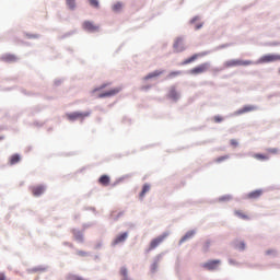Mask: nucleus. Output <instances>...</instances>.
Listing matches in <instances>:
<instances>
[{
    "label": "nucleus",
    "instance_id": "nucleus-1",
    "mask_svg": "<svg viewBox=\"0 0 280 280\" xmlns=\"http://www.w3.org/2000/svg\"><path fill=\"white\" fill-rule=\"evenodd\" d=\"M252 65H255L253 60L230 59L224 61L223 67L230 69L234 67H248Z\"/></svg>",
    "mask_w": 280,
    "mask_h": 280
},
{
    "label": "nucleus",
    "instance_id": "nucleus-2",
    "mask_svg": "<svg viewBox=\"0 0 280 280\" xmlns=\"http://www.w3.org/2000/svg\"><path fill=\"white\" fill-rule=\"evenodd\" d=\"M275 61H280V55L268 54V55L261 56L256 61V65L270 63V62H275Z\"/></svg>",
    "mask_w": 280,
    "mask_h": 280
},
{
    "label": "nucleus",
    "instance_id": "nucleus-3",
    "mask_svg": "<svg viewBox=\"0 0 280 280\" xmlns=\"http://www.w3.org/2000/svg\"><path fill=\"white\" fill-rule=\"evenodd\" d=\"M122 92L121 86L113 88L108 91L102 92L97 95V98H110Z\"/></svg>",
    "mask_w": 280,
    "mask_h": 280
},
{
    "label": "nucleus",
    "instance_id": "nucleus-4",
    "mask_svg": "<svg viewBox=\"0 0 280 280\" xmlns=\"http://www.w3.org/2000/svg\"><path fill=\"white\" fill-rule=\"evenodd\" d=\"M90 113L85 112V113H70V114H66V118L70 121H75V120H84V118L89 117Z\"/></svg>",
    "mask_w": 280,
    "mask_h": 280
},
{
    "label": "nucleus",
    "instance_id": "nucleus-5",
    "mask_svg": "<svg viewBox=\"0 0 280 280\" xmlns=\"http://www.w3.org/2000/svg\"><path fill=\"white\" fill-rule=\"evenodd\" d=\"M210 67H211L210 63H200L199 66H196L195 68H192L189 71V73L192 75L206 73L207 71H209Z\"/></svg>",
    "mask_w": 280,
    "mask_h": 280
},
{
    "label": "nucleus",
    "instance_id": "nucleus-6",
    "mask_svg": "<svg viewBox=\"0 0 280 280\" xmlns=\"http://www.w3.org/2000/svg\"><path fill=\"white\" fill-rule=\"evenodd\" d=\"M166 237H167V235L164 234V235H160L158 237L152 238L151 243L149 245V249L147 252H151V250L155 249L156 247H159L165 241Z\"/></svg>",
    "mask_w": 280,
    "mask_h": 280
},
{
    "label": "nucleus",
    "instance_id": "nucleus-7",
    "mask_svg": "<svg viewBox=\"0 0 280 280\" xmlns=\"http://www.w3.org/2000/svg\"><path fill=\"white\" fill-rule=\"evenodd\" d=\"M82 28L84 31H88L90 33H94V32H97L100 30V26L98 25H95L93 22H90V21H85L83 24H82Z\"/></svg>",
    "mask_w": 280,
    "mask_h": 280
},
{
    "label": "nucleus",
    "instance_id": "nucleus-8",
    "mask_svg": "<svg viewBox=\"0 0 280 280\" xmlns=\"http://www.w3.org/2000/svg\"><path fill=\"white\" fill-rule=\"evenodd\" d=\"M220 260H209L202 265V268L206 270H218V266L220 265Z\"/></svg>",
    "mask_w": 280,
    "mask_h": 280
},
{
    "label": "nucleus",
    "instance_id": "nucleus-9",
    "mask_svg": "<svg viewBox=\"0 0 280 280\" xmlns=\"http://www.w3.org/2000/svg\"><path fill=\"white\" fill-rule=\"evenodd\" d=\"M255 110H257V106H255V105H245L236 112V115H243V114L252 113V112H255Z\"/></svg>",
    "mask_w": 280,
    "mask_h": 280
},
{
    "label": "nucleus",
    "instance_id": "nucleus-10",
    "mask_svg": "<svg viewBox=\"0 0 280 280\" xmlns=\"http://www.w3.org/2000/svg\"><path fill=\"white\" fill-rule=\"evenodd\" d=\"M174 50L176 52H183L185 50V47H184V39L182 37H178L175 39V43H174Z\"/></svg>",
    "mask_w": 280,
    "mask_h": 280
},
{
    "label": "nucleus",
    "instance_id": "nucleus-11",
    "mask_svg": "<svg viewBox=\"0 0 280 280\" xmlns=\"http://www.w3.org/2000/svg\"><path fill=\"white\" fill-rule=\"evenodd\" d=\"M31 191L34 197H40L45 192V187L43 185L33 186Z\"/></svg>",
    "mask_w": 280,
    "mask_h": 280
},
{
    "label": "nucleus",
    "instance_id": "nucleus-12",
    "mask_svg": "<svg viewBox=\"0 0 280 280\" xmlns=\"http://www.w3.org/2000/svg\"><path fill=\"white\" fill-rule=\"evenodd\" d=\"M205 56H207V52H198V54H195V55H192L191 57L187 58V59L184 61V65L192 63V62H195L198 58L205 57Z\"/></svg>",
    "mask_w": 280,
    "mask_h": 280
},
{
    "label": "nucleus",
    "instance_id": "nucleus-13",
    "mask_svg": "<svg viewBox=\"0 0 280 280\" xmlns=\"http://www.w3.org/2000/svg\"><path fill=\"white\" fill-rule=\"evenodd\" d=\"M262 190L261 189H256L247 194V198L252 200L259 199L261 197Z\"/></svg>",
    "mask_w": 280,
    "mask_h": 280
},
{
    "label": "nucleus",
    "instance_id": "nucleus-14",
    "mask_svg": "<svg viewBox=\"0 0 280 280\" xmlns=\"http://www.w3.org/2000/svg\"><path fill=\"white\" fill-rule=\"evenodd\" d=\"M2 60L4 62L12 63V62H16L19 60V58L13 54H5V55L2 56Z\"/></svg>",
    "mask_w": 280,
    "mask_h": 280
},
{
    "label": "nucleus",
    "instance_id": "nucleus-15",
    "mask_svg": "<svg viewBox=\"0 0 280 280\" xmlns=\"http://www.w3.org/2000/svg\"><path fill=\"white\" fill-rule=\"evenodd\" d=\"M127 238H128V232L121 233L116 236V238L114 240V244L117 245L119 243H124L126 242Z\"/></svg>",
    "mask_w": 280,
    "mask_h": 280
},
{
    "label": "nucleus",
    "instance_id": "nucleus-16",
    "mask_svg": "<svg viewBox=\"0 0 280 280\" xmlns=\"http://www.w3.org/2000/svg\"><path fill=\"white\" fill-rule=\"evenodd\" d=\"M163 73H164V71L155 70V71L147 74V77H144L143 80L148 81L150 79L158 78V77L162 75Z\"/></svg>",
    "mask_w": 280,
    "mask_h": 280
},
{
    "label": "nucleus",
    "instance_id": "nucleus-17",
    "mask_svg": "<svg viewBox=\"0 0 280 280\" xmlns=\"http://www.w3.org/2000/svg\"><path fill=\"white\" fill-rule=\"evenodd\" d=\"M98 183L103 186V187H107L110 184V177L108 175H103L101 176V178L98 179Z\"/></svg>",
    "mask_w": 280,
    "mask_h": 280
},
{
    "label": "nucleus",
    "instance_id": "nucleus-18",
    "mask_svg": "<svg viewBox=\"0 0 280 280\" xmlns=\"http://www.w3.org/2000/svg\"><path fill=\"white\" fill-rule=\"evenodd\" d=\"M119 275L121 277V280H131L130 277H128V269L126 267L120 268Z\"/></svg>",
    "mask_w": 280,
    "mask_h": 280
},
{
    "label": "nucleus",
    "instance_id": "nucleus-19",
    "mask_svg": "<svg viewBox=\"0 0 280 280\" xmlns=\"http://www.w3.org/2000/svg\"><path fill=\"white\" fill-rule=\"evenodd\" d=\"M151 186L150 184H144L142 191L140 192V199L142 200L144 198V196L150 191Z\"/></svg>",
    "mask_w": 280,
    "mask_h": 280
},
{
    "label": "nucleus",
    "instance_id": "nucleus-20",
    "mask_svg": "<svg viewBox=\"0 0 280 280\" xmlns=\"http://www.w3.org/2000/svg\"><path fill=\"white\" fill-rule=\"evenodd\" d=\"M124 9V3L122 2H116L112 5V10L114 12H120Z\"/></svg>",
    "mask_w": 280,
    "mask_h": 280
},
{
    "label": "nucleus",
    "instance_id": "nucleus-21",
    "mask_svg": "<svg viewBox=\"0 0 280 280\" xmlns=\"http://www.w3.org/2000/svg\"><path fill=\"white\" fill-rule=\"evenodd\" d=\"M234 213H235L236 217H238L242 220H249V215L244 213L241 210H236Z\"/></svg>",
    "mask_w": 280,
    "mask_h": 280
},
{
    "label": "nucleus",
    "instance_id": "nucleus-22",
    "mask_svg": "<svg viewBox=\"0 0 280 280\" xmlns=\"http://www.w3.org/2000/svg\"><path fill=\"white\" fill-rule=\"evenodd\" d=\"M20 161H21V155H18V153H15L14 155H11L10 164L14 165V164H18Z\"/></svg>",
    "mask_w": 280,
    "mask_h": 280
},
{
    "label": "nucleus",
    "instance_id": "nucleus-23",
    "mask_svg": "<svg viewBox=\"0 0 280 280\" xmlns=\"http://www.w3.org/2000/svg\"><path fill=\"white\" fill-rule=\"evenodd\" d=\"M253 158L258 160V161H267V160H269L268 155H264L262 153H255L253 155Z\"/></svg>",
    "mask_w": 280,
    "mask_h": 280
},
{
    "label": "nucleus",
    "instance_id": "nucleus-24",
    "mask_svg": "<svg viewBox=\"0 0 280 280\" xmlns=\"http://www.w3.org/2000/svg\"><path fill=\"white\" fill-rule=\"evenodd\" d=\"M66 4L69 8V10H75V8H77L75 0H66Z\"/></svg>",
    "mask_w": 280,
    "mask_h": 280
},
{
    "label": "nucleus",
    "instance_id": "nucleus-25",
    "mask_svg": "<svg viewBox=\"0 0 280 280\" xmlns=\"http://www.w3.org/2000/svg\"><path fill=\"white\" fill-rule=\"evenodd\" d=\"M195 235L192 231L188 232L185 236L182 237L180 243L186 242L187 240L191 238Z\"/></svg>",
    "mask_w": 280,
    "mask_h": 280
},
{
    "label": "nucleus",
    "instance_id": "nucleus-26",
    "mask_svg": "<svg viewBox=\"0 0 280 280\" xmlns=\"http://www.w3.org/2000/svg\"><path fill=\"white\" fill-rule=\"evenodd\" d=\"M90 7L94 8V9H100V2L98 0H89Z\"/></svg>",
    "mask_w": 280,
    "mask_h": 280
},
{
    "label": "nucleus",
    "instance_id": "nucleus-27",
    "mask_svg": "<svg viewBox=\"0 0 280 280\" xmlns=\"http://www.w3.org/2000/svg\"><path fill=\"white\" fill-rule=\"evenodd\" d=\"M109 85V83H104L101 86L93 90V94L103 91V89H106Z\"/></svg>",
    "mask_w": 280,
    "mask_h": 280
},
{
    "label": "nucleus",
    "instance_id": "nucleus-28",
    "mask_svg": "<svg viewBox=\"0 0 280 280\" xmlns=\"http://www.w3.org/2000/svg\"><path fill=\"white\" fill-rule=\"evenodd\" d=\"M235 247L240 250H244L246 248L245 242H236Z\"/></svg>",
    "mask_w": 280,
    "mask_h": 280
},
{
    "label": "nucleus",
    "instance_id": "nucleus-29",
    "mask_svg": "<svg viewBox=\"0 0 280 280\" xmlns=\"http://www.w3.org/2000/svg\"><path fill=\"white\" fill-rule=\"evenodd\" d=\"M230 159V155H221L217 160H214L215 163H221Z\"/></svg>",
    "mask_w": 280,
    "mask_h": 280
},
{
    "label": "nucleus",
    "instance_id": "nucleus-30",
    "mask_svg": "<svg viewBox=\"0 0 280 280\" xmlns=\"http://www.w3.org/2000/svg\"><path fill=\"white\" fill-rule=\"evenodd\" d=\"M180 74H182L180 71H173V72L168 73L167 78L174 79L175 77L180 75Z\"/></svg>",
    "mask_w": 280,
    "mask_h": 280
},
{
    "label": "nucleus",
    "instance_id": "nucleus-31",
    "mask_svg": "<svg viewBox=\"0 0 280 280\" xmlns=\"http://www.w3.org/2000/svg\"><path fill=\"white\" fill-rule=\"evenodd\" d=\"M158 268H159V262H153V264L151 265V272H152V273H155L156 270H158Z\"/></svg>",
    "mask_w": 280,
    "mask_h": 280
},
{
    "label": "nucleus",
    "instance_id": "nucleus-32",
    "mask_svg": "<svg viewBox=\"0 0 280 280\" xmlns=\"http://www.w3.org/2000/svg\"><path fill=\"white\" fill-rule=\"evenodd\" d=\"M267 151L272 154H277L279 152L277 148H269Z\"/></svg>",
    "mask_w": 280,
    "mask_h": 280
},
{
    "label": "nucleus",
    "instance_id": "nucleus-33",
    "mask_svg": "<svg viewBox=\"0 0 280 280\" xmlns=\"http://www.w3.org/2000/svg\"><path fill=\"white\" fill-rule=\"evenodd\" d=\"M266 255H268V256H276V255H277V252L273 250V249H270V250H267V252H266Z\"/></svg>",
    "mask_w": 280,
    "mask_h": 280
},
{
    "label": "nucleus",
    "instance_id": "nucleus-34",
    "mask_svg": "<svg viewBox=\"0 0 280 280\" xmlns=\"http://www.w3.org/2000/svg\"><path fill=\"white\" fill-rule=\"evenodd\" d=\"M231 145L234 147V148H237L238 147V141L236 139H232L231 140Z\"/></svg>",
    "mask_w": 280,
    "mask_h": 280
},
{
    "label": "nucleus",
    "instance_id": "nucleus-35",
    "mask_svg": "<svg viewBox=\"0 0 280 280\" xmlns=\"http://www.w3.org/2000/svg\"><path fill=\"white\" fill-rule=\"evenodd\" d=\"M222 120H223V118L220 117V116H215V117H214V121H215V122H221Z\"/></svg>",
    "mask_w": 280,
    "mask_h": 280
},
{
    "label": "nucleus",
    "instance_id": "nucleus-36",
    "mask_svg": "<svg viewBox=\"0 0 280 280\" xmlns=\"http://www.w3.org/2000/svg\"><path fill=\"white\" fill-rule=\"evenodd\" d=\"M78 255H80V256H86V253H85V252H79Z\"/></svg>",
    "mask_w": 280,
    "mask_h": 280
},
{
    "label": "nucleus",
    "instance_id": "nucleus-37",
    "mask_svg": "<svg viewBox=\"0 0 280 280\" xmlns=\"http://www.w3.org/2000/svg\"><path fill=\"white\" fill-rule=\"evenodd\" d=\"M0 280H5L4 273H0Z\"/></svg>",
    "mask_w": 280,
    "mask_h": 280
},
{
    "label": "nucleus",
    "instance_id": "nucleus-38",
    "mask_svg": "<svg viewBox=\"0 0 280 280\" xmlns=\"http://www.w3.org/2000/svg\"><path fill=\"white\" fill-rule=\"evenodd\" d=\"M202 27V24L196 25L195 30H200Z\"/></svg>",
    "mask_w": 280,
    "mask_h": 280
},
{
    "label": "nucleus",
    "instance_id": "nucleus-39",
    "mask_svg": "<svg viewBox=\"0 0 280 280\" xmlns=\"http://www.w3.org/2000/svg\"><path fill=\"white\" fill-rule=\"evenodd\" d=\"M209 247H210V242H207L206 243V249H209Z\"/></svg>",
    "mask_w": 280,
    "mask_h": 280
},
{
    "label": "nucleus",
    "instance_id": "nucleus-40",
    "mask_svg": "<svg viewBox=\"0 0 280 280\" xmlns=\"http://www.w3.org/2000/svg\"><path fill=\"white\" fill-rule=\"evenodd\" d=\"M197 19H198V18H195V19L191 21V23L194 24V23H195V21H197Z\"/></svg>",
    "mask_w": 280,
    "mask_h": 280
},
{
    "label": "nucleus",
    "instance_id": "nucleus-41",
    "mask_svg": "<svg viewBox=\"0 0 280 280\" xmlns=\"http://www.w3.org/2000/svg\"><path fill=\"white\" fill-rule=\"evenodd\" d=\"M77 280H84L83 278H77Z\"/></svg>",
    "mask_w": 280,
    "mask_h": 280
},
{
    "label": "nucleus",
    "instance_id": "nucleus-42",
    "mask_svg": "<svg viewBox=\"0 0 280 280\" xmlns=\"http://www.w3.org/2000/svg\"><path fill=\"white\" fill-rule=\"evenodd\" d=\"M79 240L82 241V236H80Z\"/></svg>",
    "mask_w": 280,
    "mask_h": 280
},
{
    "label": "nucleus",
    "instance_id": "nucleus-43",
    "mask_svg": "<svg viewBox=\"0 0 280 280\" xmlns=\"http://www.w3.org/2000/svg\"><path fill=\"white\" fill-rule=\"evenodd\" d=\"M143 89H149V86H147V88H143Z\"/></svg>",
    "mask_w": 280,
    "mask_h": 280
},
{
    "label": "nucleus",
    "instance_id": "nucleus-44",
    "mask_svg": "<svg viewBox=\"0 0 280 280\" xmlns=\"http://www.w3.org/2000/svg\"><path fill=\"white\" fill-rule=\"evenodd\" d=\"M279 73H280V69H279Z\"/></svg>",
    "mask_w": 280,
    "mask_h": 280
}]
</instances>
